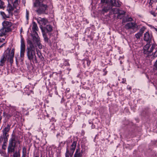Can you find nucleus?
<instances>
[{
    "instance_id": "obj_14",
    "label": "nucleus",
    "mask_w": 157,
    "mask_h": 157,
    "mask_svg": "<svg viewBox=\"0 0 157 157\" xmlns=\"http://www.w3.org/2000/svg\"><path fill=\"white\" fill-rule=\"evenodd\" d=\"M107 5L105 6H104L103 9H102V12L103 13H107L109 11L111 10V9L112 8V7L109 4H107Z\"/></svg>"
},
{
    "instance_id": "obj_24",
    "label": "nucleus",
    "mask_w": 157,
    "mask_h": 157,
    "mask_svg": "<svg viewBox=\"0 0 157 157\" xmlns=\"http://www.w3.org/2000/svg\"><path fill=\"white\" fill-rule=\"evenodd\" d=\"M0 14L2 16L3 18H10V16L9 14L8 15H6L5 13L3 12H0Z\"/></svg>"
},
{
    "instance_id": "obj_8",
    "label": "nucleus",
    "mask_w": 157,
    "mask_h": 157,
    "mask_svg": "<svg viewBox=\"0 0 157 157\" xmlns=\"http://www.w3.org/2000/svg\"><path fill=\"white\" fill-rule=\"evenodd\" d=\"M151 46V44L150 43L147 44H146L144 47V53H146L147 54H149L153 51V49L154 48L153 45H152L150 49L149 48Z\"/></svg>"
},
{
    "instance_id": "obj_43",
    "label": "nucleus",
    "mask_w": 157,
    "mask_h": 157,
    "mask_svg": "<svg viewBox=\"0 0 157 157\" xmlns=\"http://www.w3.org/2000/svg\"><path fill=\"white\" fill-rule=\"evenodd\" d=\"M2 119V117L1 116H0V123H1V120Z\"/></svg>"
},
{
    "instance_id": "obj_34",
    "label": "nucleus",
    "mask_w": 157,
    "mask_h": 157,
    "mask_svg": "<svg viewBox=\"0 0 157 157\" xmlns=\"http://www.w3.org/2000/svg\"><path fill=\"white\" fill-rule=\"evenodd\" d=\"M69 155L70 154V153L69 150L67 149V151L65 154V157H69Z\"/></svg>"
},
{
    "instance_id": "obj_18",
    "label": "nucleus",
    "mask_w": 157,
    "mask_h": 157,
    "mask_svg": "<svg viewBox=\"0 0 157 157\" xmlns=\"http://www.w3.org/2000/svg\"><path fill=\"white\" fill-rule=\"evenodd\" d=\"M10 31H7L6 29L2 27L0 29V36H3L6 35L7 33Z\"/></svg>"
},
{
    "instance_id": "obj_15",
    "label": "nucleus",
    "mask_w": 157,
    "mask_h": 157,
    "mask_svg": "<svg viewBox=\"0 0 157 157\" xmlns=\"http://www.w3.org/2000/svg\"><path fill=\"white\" fill-rule=\"evenodd\" d=\"M82 150L80 151L79 149H77L74 155V157H82Z\"/></svg>"
},
{
    "instance_id": "obj_49",
    "label": "nucleus",
    "mask_w": 157,
    "mask_h": 157,
    "mask_svg": "<svg viewBox=\"0 0 157 157\" xmlns=\"http://www.w3.org/2000/svg\"><path fill=\"white\" fill-rule=\"evenodd\" d=\"M35 157H39L38 156H36Z\"/></svg>"
},
{
    "instance_id": "obj_17",
    "label": "nucleus",
    "mask_w": 157,
    "mask_h": 157,
    "mask_svg": "<svg viewBox=\"0 0 157 157\" xmlns=\"http://www.w3.org/2000/svg\"><path fill=\"white\" fill-rule=\"evenodd\" d=\"M144 27L140 29L139 32L135 35L137 39H140V36H142L144 31Z\"/></svg>"
},
{
    "instance_id": "obj_5",
    "label": "nucleus",
    "mask_w": 157,
    "mask_h": 157,
    "mask_svg": "<svg viewBox=\"0 0 157 157\" xmlns=\"http://www.w3.org/2000/svg\"><path fill=\"white\" fill-rule=\"evenodd\" d=\"M101 2L102 3H105L106 4H109L111 7L112 6L119 7L121 5L117 0H101Z\"/></svg>"
},
{
    "instance_id": "obj_20",
    "label": "nucleus",
    "mask_w": 157,
    "mask_h": 157,
    "mask_svg": "<svg viewBox=\"0 0 157 157\" xmlns=\"http://www.w3.org/2000/svg\"><path fill=\"white\" fill-rule=\"evenodd\" d=\"M6 60V58L3 55L0 61V67H2L5 64V63Z\"/></svg>"
},
{
    "instance_id": "obj_22",
    "label": "nucleus",
    "mask_w": 157,
    "mask_h": 157,
    "mask_svg": "<svg viewBox=\"0 0 157 157\" xmlns=\"http://www.w3.org/2000/svg\"><path fill=\"white\" fill-rule=\"evenodd\" d=\"M133 20L132 18L131 17H129L128 16H127L125 17V18L122 20L123 22H125L128 21H131Z\"/></svg>"
},
{
    "instance_id": "obj_10",
    "label": "nucleus",
    "mask_w": 157,
    "mask_h": 157,
    "mask_svg": "<svg viewBox=\"0 0 157 157\" xmlns=\"http://www.w3.org/2000/svg\"><path fill=\"white\" fill-rule=\"evenodd\" d=\"M37 21L41 26L45 25L48 22L46 19L41 17L38 18L37 19Z\"/></svg>"
},
{
    "instance_id": "obj_23",
    "label": "nucleus",
    "mask_w": 157,
    "mask_h": 157,
    "mask_svg": "<svg viewBox=\"0 0 157 157\" xmlns=\"http://www.w3.org/2000/svg\"><path fill=\"white\" fill-rule=\"evenodd\" d=\"M20 2V1L18 0H15L13 4V6L14 8L17 9V6H18V2Z\"/></svg>"
},
{
    "instance_id": "obj_11",
    "label": "nucleus",
    "mask_w": 157,
    "mask_h": 157,
    "mask_svg": "<svg viewBox=\"0 0 157 157\" xmlns=\"http://www.w3.org/2000/svg\"><path fill=\"white\" fill-rule=\"evenodd\" d=\"M14 50L13 49L9 54V56L8 58V60H9L10 63L11 65L13 63V58L14 55Z\"/></svg>"
},
{
    "instance_id": "obj_6",
    "label": "nucleus",
    "mask_w": 157,
    "mask_h": 157,
    "mask_svg": "<svg viewBox=\"0 0 157 157\" xmlns=\"http://www.w3.org/2000/svg\"><path fill=\"white\" fill-rule=\"evenodd\" d=\"M3 27L6 29V30L9 31H11V27L12 26V23L10 21H5L2 23Z\"/></svg>"
},
{
    "instance_id": "obj_48",
    "label": "nucleus",
    "mask_w": 157,
    "mask_h": 157,
    "mask_svg": "<svg viewBox=\"0 0 157 157\" xmlns=\"http://www.w3.org/2000/svg\"><path fill=\"white\" fill-rule=\"evenodd\" d=\"M150 0L153 1V2H155L154 1V0Z\"/></svg>"
},
{
    "instance_id": "obj_31",
    "label": "nucleus",
    "mask_w": 157,
    "mask_h": 157,
    "mask_svg": "<svg viewBox=\"0 0 157 157\" xmlns=\"http://www.w3.org/2000/svg\"><path fill=\"white\" fill-rule=\"evenodd\" d=\"M37 54L38 57L41 60H43L44 59V58L42 55L41 53H37Z\"/></svg>"
},
{
    "instance_id": "obj_37",
    "label": "nucleus",
    "mask_w": 157,
    "mask_h": 157,
    "mask_svg": "<svg viewBox=\"0 0 157 157\" xmlns=\"http://www.w3.org/2000/svg\"><path fill=\"white\" fill-rule=\"evenodd\" d=\"M153 56L154 57H156L157 56V50H156L155 52L154 53Z\"/></svg>"
},
{
    "instance_id": "obj_26",
    "label": "nucleus",
    "mask_w": 157,
    "mask_h": 157,
    "mask_svg": "<svg viewBox=\"0 0 157 157\" xmlns=\"http://www.w3.org/2000/svg\"><path fill=\"white\" fill-rule=\"evenodd\" d=\"M13 157H20V153L19 151H16L14 153Z\"/></svg>"
},
{
    "instance_id": "obj_27",
    "label": "nucleus",
    "mask_w": 157,
    "mask_h": 157,
    "mask_svg": "<svg viewBox=\"0 0 157 157\" xmlns=\"http://www.w3.org/2000/svg\"><path fill=\"white\" fill-rule=\"evenodd\" d=\"M22 157H25V156H26V148L25 147H23L22 148Z\"/></svg>"
},
{
    "instance_id": "obj_30",
    "label": "nucleus",
    "mask_w": 157,
    "mask_h": 157,
    "mask_svg": "<svg viewBox=\"0 0 157 157\" xmlns=\"http://www.w3.org/2000/svg\"><path fill=\"white\" fill-rule=\"evenodd\" d=\"M43 37L44 39V40L45 42H48V37L47 35L44 33H43Z\"/></svg>"
},
{
    "instance_id": "obj_44",
    "label": "nucleus",
    "mask_w": 157,
    "mask_h": 157,
    "mask_svg": "<svg viewBox=\"0 0 157 157\" xmlns=\"http://www.w3.org/2000/svg\"><path fill=\"white\" fill-rule=\"evenodd\" d=\"M5 44V43L2 44V45L1 46H0V47H2L3 45H4Z\"/></svg>"
},
{
    "instance_id": "obj_7",
    "label": "nucleus",
    "mask_w": 157,
    "mask_h": 157,
    "mask_svg": "<svg viewBox=\"0 0 157 157\" xmlns=\"http://www.w3.org/2000/svg\"><path fill=\"white\" fill-rule=\"evenodd\" d=\"M20 50V56L21 57H24L25 52V42L23 38H21Z\"/></svg>"
},
{
    "instance_id": "obj_51",
    "label": "nucleus",
    "mask_w": 157,
    "mask_h": 157,
    "mask_svg": "<svg viewBox=\"0 0 157 157\" xmlns=\"http://www.w3.org/2000/svg\"><path fill=\"white\" fill-rule=\"evenodd\" d=\"M25 157H26V156H25Z\"/></svg>"
},
{
    "instance_id": "obj_13",
    "label": "nucleus",
    "mask_w": 157,
    "mask_h": 157,
    "mask_svg": "<svg viewBox=\"0 0 157 157\" xmlns=\"http://www.w3.org/2000/svg\"><path fill=\"white\" fill-rule=\"evenodd\" d=\"M14 9V8L9 3L7 7V10L8 11L9 15L13 16L12 11Z\"/></svg>"
},
{
    "instance_id": "obj_42",
    "label": "nucleus",
    "mask_w": 157,
    "mask_h": 157,
    "mask_svg": "<svg viewBox=\"0 0 157 157\" xmlns=\"http://www.w3.org/2000/svg\"><path fill=\"white\" fill-rule=\"evenodd\" d=\"M153 2H153V1H150L149 2V4L150 5H151L153 4Z\"/></svg>"
},
{
    "instance_id": "obj_33",
    "label": "nucleus",
    "mask_w": 157,
    "mask_h": 157,
    "mask_svg": "<svg viewBox=\"0 0 157 157\" xmlns=\"http://www.w3.org/2000/svg\"><path fill=\"white\" fill-rule=\"evenodd\" d=\"M37 44V46L40 49H41L42 48V44L40 43L39 42L36 43Z\"/></svg>"
},
{
    "instance_id": "obj_19",
    "label": "nucleus",
    "mask_w": 157,
    "mask_h": 157,
    "mask_svg": "<svg viewBox=\"0 0 157 157\" xmlns=\"http://www.w3.org/2000/svg\"><path fill=\"white\" fill-rule=\"evenodd\" d=\"M151 38V36H150L149 33L148 32H146L144 34V40L146 41H149Z\"/></svg>"
},
{
    "instance_id": "obj_4",
    "label": "nucleus",
    "mask_w": 157,
    "mask_h": 157,
    "mask_svg": "<svg viewBox=\"0 0 157 157\" xmlns=\"http://www.w3.org/2000/svg\"><path fill=\"white\" fill-rule=\"evenodd\" d=\"M10 125L8 124L2 130L3 135L0 138V143H2L3 140L4 142L7 141V137L9 136L8 132L10 130Z\"/></svg>"
},
{
    "instance_id": "obj_2",
    "label": "nucleus",
    "mask_w": 157,
    "mask_h": 157,
    "mask_svg": "<svg viewBox=\"0 0 157 157\" xmlns=\"http://www.w3.org/2000/svg\"><path fill=\"white\" fill-rule=\"evenodd\" d=\"M43 0H36L34 3V7L39 6V8L36 10L38 14L44 13L46 10L47 6L45 4L43 3Z\"/></svg>"
},
{
    "instance_id": "obj_21",
    "label": "nucleus",
    "mask_w": 157,
    "mask_h": 157,
    "mask_svg": "<svg viewBox=\"0 0 157 157\" xmlns=\"http://www.w3.org/2000/svg\"><path fill=\"white\" fill-rule=\"evenodd\" d=\"M119 10L117 8H114L110 10V13L111 14H116L118 13Z\"/></svg>"
},
{
    "instance_id": "obj_16",
    "label": "nucleus",
    "mask_w": 157,
    "mask_h": 157,
    "mask_svg": "<svg viewBox=\"0 0 157 157\" xmlns=\"http://www.w3.org/2000/svg\"><path fill=\"white\" fill-rule=\"evenodd\" d=\"M33 36V40L37 43L40 41V38L36 32L34 33V34L32 35Z\"/></svg>"
},
{
    "instance_id": "obj_50",
    "label": "nucleus",
    "mask_w": 157,
    "mask_h": 157,
    "mask_svg": "<svg viewBox=\"0 0 157 157\" xmlns=\"http://www.w3.org/2000/svg\"><path fill=\"white\" fill-rule=\"evenodd\" d=\"M156 9L157 10V8H156Z\"/></svg>"
},
{
    "instance_id": "obj_32",
    "label": "nucleus",
    "mask_w": 157,
    "mask_h": 157,
    "mask_svg": "<svg viewBox=\"0 0 157 157\" xmlns=\"http://www.w3.org/2000/svg\"><path fill=\"white\" fill-rule=\"evenodd\" d=\"M125 12L124 11L119 10L118 12V14H120L121 15H123L124 16V15L125 14Z\"/></svg>"
},
{
    "instance_id": "obj_40",
    "label": "nucleus",
    "mask_w": 157,
    "mask_h": 157,
    "mask_svg": "<svg viewBox=\"0 0 157 157\" xmlns=\"http://www.w3.org/2000/svg\"><path fill=\"white\" fill-rule=\"evenodd\" d=\"M36 53H41L40 52V51L38 49H36Z\"/></svg>"
},
{
    "instance_id": "obj_9",
    "label": "nucleus",
    "mask_w": 157,
    "mask_h": 157,
    "mask_svg": "<svg viewBox=\"0 0 157 157\" xmlns=\"http://www.w3.org/2000/svg\"><path fill=\"white\" fill-rule=\"evenodd\" d=\"M137 27V25L136 23L133 22L128 23L125 25V28L127 29H134Z\"/></svg>"
},
{
    "instance_id": "obj_41",
    "label": "nucleus",
    "mask_w": 157,
    "mask_h": 157,
    "mask_svg": "<svg viewBox=\"0 0 157 157\" xmlns=\"http://www.w3.org/2000/svg\"><path fill=\"white\" fill-rule=\"evenodd\" d=\"M154 66L157 68V60L156 61L155 64Z\"/></svg>"
},
{
    "instance_id": "obj_45",
    "label": "nucleus",
    "mask_w": 157,
    "mask_h": 157,
    "mask_svg": "<svg viewBox=\"0 0 157 157\" xmlns=\"http://www.w3.org/2000/svg\"><path fill=\"white\" fill-rule=\"evenodd\" d=\"M155 30V31L157 32V29L156 28H154Z\"/></svg>"
},
{
    "instance_id": "obj_25",
    "label": "nucleus",
    "mask_w": 157,
    "mask_h": 157,
    "mask_svg": "<svg viewBox=\"0 0 157 157\" xmlns=\"http://www.w3.org/2000/svg\"><path fill=\"white\" fill-rule=\"evenodd\" d=\"M6 7L4 2L1 0H0V9H4Z\"/></svg>"
},
{
    "instance_id": "obj_47",
    "label": "nucleus",
    "mask_w": 157,
    "mask_h": 157,
    "mask_svg": "<svg viewBox=\"0 0 157 157\" xmlns=\"http://www.w3.org/2000/svg\"><path fill=\"white\" fill-rule=\"evenodd\" d=\"M122 83H124V80L123 79V81L122 82Z\"/></svg>"
},
{
    "instance_id": "obj_3",
    "label": "nucleus",
    "mask_w": 157,
    "mask_h": 157,
    "mask_svg": "<svg viewBox=\"0 0 157 157\" xmlns=\"http://www.w3.org/2000/svg\"><path fill=\"white\" fill-rule=\"evenodd\" d=\"M20 143L21 141L17 137L14 136H12L9 140V145L8 147V152L9 153L14 152L16 144L17 143L20 144Z\"/></svg>"
},
{
    "instance_id": "obj_12",
    "label": "nucleus",
    "mask_w": 157,
    "mask_h": 157,
    "mask_svg": "<svg viewBox=\"0 0 157 157\" xmlns=\"http://www.w3.org/2000/svg\"><path fill=\"white\" fill-rule=\"evenodd\" d=\"M77 145V142L74 141L71 144L70 149V152H69L70 154L72 156L75 149Z\"/></svg>"
},
{
    "instance_id": "obj_29",
    "label": "nucleus",
    "mask_w": 157,
    "mask_h": 157,
    "mask_svg": "<svg viewBox=\"0 0 157 157\" xmlns=\"http://www.w3.org/2000/svg\"><path fill=\"white\" fill-rule=\"evenodd\" d=\"M38 29V27L37 25L35 23H34L33 28V31H34V33L35 32H36V31H37Z\"/></svg>"
},
{
    "instance_id": "obj_39",
    "label": "nucleus",
    "mask_w": 157,
    "mask_h": 157,
    "mask_svg": "<svg viewBox=\"0 0 157 157\" xmlns=\"http://www.w3.org/2000/svg\"><path fill=\"white\" fill-rule=\"evenodd\" d=\"M5 38H6V37H5L4 38H0V42H3V41L5 40Z\"/></svg>"
},
{
    "instance_id": "obj_46",
    "label": "nucleus",
    "mask_w": 157,
    "mask_h": 157,
    "mask_svg": "<svg viewBox=\"0 0 157 157\" xmlns=\"http://www.w3.org/2000/svg\"><path fill=\"white\" fill-rule=\"evenodd\" d=\"M154 2H157V0H155Z\"/></svg>"
},
{
    "instance_id": "obj_38",
    "label": "nucleus",
    "mask_w": 157,
    "mask_h": 157,
    "mask_svg": "<svg viewBox=\"0 0 157 157\" xmlns=\"http://www.w3.org/2000/svg\"><path fill=\"white\" fill-rule=\"evenodd\" d=\"M87 64L88 66H89L90 64V61L89 59H86Z\"/></svg>"
},
{
    "instance_id": "obj_35",
    "label": "nucleus",
    "mask_w": 157,
    "mask_h": 157,
    "mask_svg": "<svg viewBox=\"0 0 157 157\" xmlns=\"http://www.w3.org/2000/svg\"><path fill=\"white\" fill-rule=\"evenodd\" d=\"M29 11L26 10V19L27 20H28L29 19Z\"/></svg>"
},
{
    "instance_id": "obj_28",
    "label": "nucleus",
    "mask_w": 157,
    "mask_h": 157,
    "mask_svg": "<svg viewBox=\"0 0 157 157\" xmlns=\"http://www.w3.org/2000/svg\"><path fill=\"white\" fill-rule=\"evenodd\" d=\"M46 29L48 32H51L52 30V28L51 25H47L46 27Z\"/></svg>"
},
{
    "instance_id": "obj_1",
    "label": "nucleus",
    "mask_w": 157,
    "mask_h": 157,
    "mask_svg": "<svg viewBox=\"0 0 157 157\" xmlns=\"http://www.w3.org/2000/svg\"><path fill=\"white\" fill-rule=\"evenodd\" d=\"M28 44L27 48V54L28 59L30 60H33L34 59L35 63L38 61L36 56L35 48L31 40H28L27 41Z\"/></svg>"
},
{
    "instance_id": "obj_36",
    "label": "nucleus",
    "mask_w": 157,
    "mask_h": 157,
    "mask_svg": "<svg viewBox=\"0 0 157 157\" xmlns=\"http://www.w3.org/2000/svg\"><path fill=\"white\" fill-rule=\"evenodd\" d=\"M124 17V16H123V15L122 16V15H121L120 14H118V15L117 16L118 18L119 19H121Z\"/></svg>"
}]
</instances>
